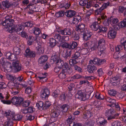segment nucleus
I'll return each instance as SVG.
<instances>
[{"mask_svg":"<svg viewBox=\"0 0 126 126\" xmlns=\"http://www.w3.org/2000/svg\"><path fill=\"white\" fill-rule=\"evenodd\" d=\"M63 70L62 71H63L66 72V71L67 69L68 68V64L67 63H65L62 66Z\"/></svg>","mask_w":126,"mask_h":126,"instance_id":"49","label":"nucleus"},{"mask_svg":"<svg viewBox=\"0 0 126 126\" xmlns=\"http://www.w3.org/2000/svg\"><path fill=\"white\" fill-rule=\"evenodd\" d=\"M86 8L87 9L90 8L92 6V2L91 1L87 0Z\"/></svg>","mask_w":126,"mask_h":126,"instance_id":"60","label":"nucleus"},{"mask_svg":"<svg viewBox=\"0 0 126 126\" xmlns=\"http://www.w3.org/2000/svg\"><path fill=\"white\" fill-rule=\"evenodd\" d=\"M19 63V62L17 61L13 62L14 71L15 72H18L21 70V66Z\"/></svg>","mask_w":126,"mask_h":126,"instance_id":"10","label":"nucleus"},{"mask_svg":"<svg viewBox=\"0 0 126 126\" xmlns=\"http://www.w3.org/2000/svg\"><path fill=\"white\" fill-rule=\"evenodd\" d=\"M119 115V113H116L114 114L113 115H111L110 114H108L107 116L110 115L108 117V120H110L112 119L115 118L116 117H118Z\"/></svg>","mask_w":126,"mask_h":126,"instance_id":"43","label":"nucleus"},{"mask_svg":"<svg viewBox=\"0 0 126 126\" xmlns=\"http://www.w3.org/2000/svg\"><path fill=\"white\" fill-rule=\"evenodd\" d=\"M106 101L110 103L111 104L110 105V106L111 107H114V106L113 105L116 102V101L114 99H112L108 97H107L106 98Z\"/></svg>","mask_w":126,"mask_h":126,"instance_id":"20","label":"nucleus"},{"mask_svg":"<svg viewBox=\"0 0 126 126\" xmlns=\"http://www.w3.org/2000/svg\"><path fill=\"white\" fill-rule=\"evenodd\" d=\"M69 108V106L68 104H64L61 107V110L63 112L65 113L67 112Z\"/></svg>","mask_w":126,"mask_h":126,"instance_id":"18","label":"nucleus"},{"mask_svg":"<svg viewBox=\"0 0 126 126\" xmlns=\"http://www.w3.org/2000/svg\"><path fill=\"white\" fill-rule=\"evenodd\" d=\"M54 37L58 43H59V42L60 41L61 36L60 34L57 33L55 34H54Z\"/></svg>","mask_w":126,"mask_h":126,"instance_id":"34","label":"nucleus"},{"mask_svg":"<svg viewBox=\"0 0 126 126\" xmlns=\"http://www.w3.org/2000/svg\"><path fill=\"white\" fill-rule=\"evenodd\" d=\"M99 25L97 22H93L90 26V27L91 29L94 31H97L98 29Z\"/></svg>","mask_w":126,"mask_h":126,"instance_id":"16","label":"nucleus"},{"mask_svg":"<svg viewBox=\"0 0 126 126\" xmlns=\"http://www.w3.org/2000/svg\"><path fill=\"white\" fill-rule=\"evenodd\" d=\"M14 53L16 55H19L20 52V49L18 47H14L13 49Z\"/></svg>","mask_w":126,"mask_h":126,"instance_id":"37","label":"nucleus"},{"mask_svg":"<svg viewBox=\"0 0 126 126\" xmlns=\"http://www.w3.org/2000/svg\"><path fill=\"white\" fill-rule=\"evenodd\" d=\"M44 49L43 47H38L37 48V53L39 54H42L44 52Z\"/></svg>","mask_w":126,"mask_h":126,"instance_id":"55","label":"nucleus"},{"mask_svg":"<svg viewBox=\"0 0 126 126\" xmlns=\"http://www.w3.org/2000/svg\"><path fill=\"white\" fill-rule=\"evenodd\" d=\"M63 7H64V8L65 9H68L71 6V4L70 2H67V3H65L62 4V5Z\"/></svg>","mask_w":126,"mask_h":126,"instance_id":"46","label":"nucleus"},{"mask_svg":"<svg viewBox=\"0 0 126 126\" xmlns=\"http://www.w3.org/2000/svg\"><path fill=\"white\" fill-rule=\"evenodd\" d=\"M97 70V68L93 64L90 63L87 67L88 71L91 73H94Z\"/></svg>","mask_w":126,"mask_h":126,"instance_id":"13","label":"nucleus"},{"mask_svg":"<svg viewBox=\"0 0 126 126\" xmlns=\"http://www.w3.org/2000/svg\"><path fill=\"white\" fill-rule=\"evenodd\" d=\"M41 32L40 29L37 27H34L33 33L36 35H39Z\"/></svg>","mask_w":126,"mask_h":126,"instance_id":"40","label":"nucleus"},{"mask_svg":"<svg viewBox=\"0 0 126 126\" xmlns=\"http://www.w3.org/2000/svg\"><path fill=\"white\" fill-rule=\"evenodd\" d=\"M112 126H121L122 123L120 121H116L112 123Z\"/></svg>","mask_w":126,"mask_h":126,"instance_id":"50","label":"nucleus"},{"mask_svg":"<svg viewBox=\"0 0 126 126\" xmlns=\"http://www.w3.org/2000/svg\"><path fill=\"white\" fill-rule=\"evenodd\" d=\"M80 53L79 52H76L75 53L74 55L72 56V58H74L75 59L78 58L80 56Z\"/></svg>","mask_w":126,"mask_h":126,"instance_id":"63","label":"nucleus"},{"mask_svg":"<svg viewBox=\"0 0 126 126\" xmlns=\"http://www.w3.org/2000/svg\"><path fill=\"white\" fill-rule=\"evenodd\" d=\"M20 88L19 87L18 85L16 86L15 88H13L12 90V93L14 95L18 94L19 92Z\"/></svg>","mask_w":126,"mask_h":126,"instance_id":"25","label":"nucleus"},{"mask_svg":"<svg viewBox=\"0 0 126 126\" xmlns=\"http://www.w3.org/2000/svg\"><path fill=\"white\" fill-rule=\"evenodd\" d=\"M43 91L41 94V96L43 100L47 99L49 96L50 92L49 90L47 88L43 90Z\"/></svg>","mask_w":126,"mask_h":126,"instance_id":"9","label":"nucleus"},{"mask_svg":"<svg viewBox=\"0 0 126 126\" xmlns=\"http://www.w3.org/2000/svg\"><path fill=\"white\" fill-rule=\"evenodd\" d=\"M73 67L75 70L78 71L79 72H82L81 69L80 67L77 66L76 65H74Z\"/></svg>","mask_w":126,"mask_h":126,"instance_id":"64","label":"nucleus"},{"mask_svg":"<svg viewBox=\"0 0 126 126\" xmlns=\"http://www.w3.org/2000/svg\"><path fill=\"white\" fill-rule=\"evenodd\" d=\"M22 118V116L19 114L15 115L12 118V119L15 121H19L21 120Z\"/></svg>","mask_w":126,"mask_h":126,"instance_id":"27","label":"nucleus"},{"mask_svg":"<svg viewBox=\"0 0 126 126\" xmlns=\"http://www.w3.org/2000/svg\"><path fill=\"white\" fill-rule=\"evenodd\" d=\"M110 4L109 2L104 3L101 7L95 11V14L96 15H101L102 11L106 8L108 6H109Z\"/></svg>","mask_w":126,"mask_h":126,"instance_id":"6","label":"nucleus"},{"mask_svg":"<svg viewBox=\"0 0 126 126\" xmlns=\"http://www.w3.org/2000/svg\"><path fill=\"white\" fill-rule=\"evenodd\" d=\"M17 86V84L16 83L12 82H9L8 84V87L11 89H12L13 88H15V87Z\"/></svg>","mask_w":126,"mask_h":126,"instance_id":"38","label":"nucleus"},{"mask_svg":"<svg viewBox=\"0 0 126 126\" xmlns=\"http://www.w3.org/2000/svg\"><path fill=\"white\" fill-rule=\"evenodd\" d=\"M122 28L126 27V18L121 21L120 23Z\"/></svg>","mask_w":126,"mask_h":126,"instance_id":"59","label":"nucleus"},{"mask_svg":"<svg viewBox=\"0 0 126 126\" xmlns=\"http://www.w3.org/2000/svg\"><path fill=\"white\" fill-rule=\"evenodd\" d=\"M9 17L8 16L5 17V20L2 22V24L6 28H8V30H10L9 29H10L11 28H14L13 26H14V21L13 19L8 18Z\"/></svg>","mask_w":126,"mask_h":126,"instance_id":"1","label":"nucleus"},{"mask_svg":"<svg viewBox=\"0 0 126 126\" xmlns=\"http://www.w3.org/2000/svg\"><path fill=\"white\" fill-rule=\"evenodd\" d=\"M3 67L5 68H6V69L9 68H11V63L8 62H7L5 63Z\"/></svg>","mask_w":126,"mask_h":126,"instance_id":"56","label":"nucleus"},{"mask_svg":"<svg viewBox=\"0 0 126 126\" xmlns=\"http://www.w3.org/2000/svg\"><path fill=\"white\" fill-rule=\"evenodd\" d=\"M55 39L53 38H50L49 40V43L50 46L53 47L55 46L56 45V43Z\"/></svg>","mask_w":126,"mask_h":126,"instance_id":"30","label":"nucleus"},{"mask_svg":"<svg viewBox=\"0 0 126 126\" xmlns=\"http://www.w3.org/2000/svg\"><path fill=\"white\" fill-rule=\"evenodd\" d=\"M47 57L46 55H44L41 57L38 60L39 63L42 64L45 63L47 60Z\"/></svg>","mask_w":126,"mask_h":126,"instance_id":"17","label":"nucleus"},{"mask_svg":"<svg viewBox=\"0 0 126 126\" xmlns=\"http://www.w3.org/2000/svg\"><path fill=\"white\" fill-rule=\"evenodd\" d=\"M2 4L3 6L6 8H8L11 6V4L8 1H3L2 2Z\"/></svg>","mask_w":126,"mask_h":126,"instance_id":"32","label":"nucleus"},{"mask_svg":"<svg viewBox=\"0 0 126 126\" xmlns=\"http://www.w3.org/2000/svg\"><path fill=\"white\" fill-rule=\"evenodd\" d=\"M110 82L111 83H115L114 85L116 86L118 85L120 83V77L117 75L110 79Z\"/></svg>","mask_w":126,"mask_h":126,"instance_id":"11","label":"nucleus"},{"mask_svg":"<svg viewBox=\"0 0 126 126\" xmlns=\"http://www.w3.org/2000/svg\"><path fill=\"white\" fill-rule=\"evenodd\" d=\"M80 18V17L78 15L74 16V17L72 23L75 24H77Z\"/></svg>","mask_w":126,"mask_h":126,"instance_id":"29","label":"nucleus"},{"mask_svg":"<svg viewBox=\"0 0 126 126\" xmlns=\"http://www.w3.org/2000/svg\"><path fill=\"white\" fill-rule=\"evenodd\" d=\"M92 116V113L90 111H88L83 114V117L84 118L87 119L90 118Z\"/></svg>","mask_w":126,"mask_h":126,"instance_id":"36","label":"nucleus"},{"mask_svg":"<svg viewBox=\"0 0 126 126\" xmlns=\"http://www.w3.org/2000/svg\"><path fill=\"white\" fill-rule=\"evenodd\" d=\"M69 63L71 66H74V65H76V64L77 63V62L74 59H71L69 61Z\"/></svg>","mask_w":126,"mask_h":126,"instance_id":"41","label":"nucleus"},{"mask_svg":"<svg viewBox=\"0 0 126 126\" xmlns=\"http://www.w3.org/2000/svg\"><path fill=\"white\" fill-rule=\"evenodd\" d=\"M97 121L100 126L104 125L107 122L106 121L104 118L101 117L99 118Z\"/></svg>","mask_w":126,"mask_h":126,"instance_id":"22","label":"nucleus"},{"mask_svg":"<svg viewBox=\"0 0 126 126\" xmlns=\"http://www.w3.org/2000/svg\"><path fill=\"white\" fill-rule=\"evenodd\" d=\"M1 101L3 104L7 105H10L12 103V100H2Z\"/></svg>","mask_w":126,"mask_h":126,"instance_id":"53","label":"nucleus"},{"mask_svg":"<svg viewBox=\"0 0 126 126\" xmlns=\"http://www.w3.org/2000/svg\"><path fill=\"white\" fill-rule=\"evenodd\" d=\"M71 51H66V54H65V56L64 57V58L65 60L67 59H69L70 58V57L71 56Z\"/></svg>","mask_w":126,"mask_h":126,"instance_id":"48","label":"nucleus"},{"mask_svg":"<svg viewBox=\"0 0 126 126\" xmlns=\"http://www.w3.org/2000/svg\"><path fill=\"white\" fill-rule=\"evenodd\" d=\"M28 8L29 9L30 11L28 12L29 14H33V12H38L39 11L38 8L36 7V4L31 3L27 6Z\"/></svg>","mask_w":126,"mask_h":126,"instance_id":"4","label":"nucleus"},{"mask_svg":"<svg viewBox=\"0 0 126 126\" xmlns=\"http://www.w3.org/2000/svg\"><path fill=\"white\" fill-rule=\"evenodd\" d=\"M78 46L77 43L75 42H73L70 45L69 44V49H73L75 48Z\"/></svg>","mask_w":126,"mask_h":126,"instance_id":"28","label":"nucleus"},{"mask_svg":"<svg viewBox=\"0 0 126 126\" xmlns=\"http://www.w3.org/2000/svg\"><path fill=\"white\" fill-rule=\"evenodd\" d=\"M115 112V111L113 109H111L109 110L108 111H107L106 113V115H108L109 114L113 115Z\"/></svg>","mask_w":126,"mask_h":126,"instance_id":"42","label":"nucleus"},{"mask_svg":"<svg viewBox=\"0 0 126 126\" xmlns=\"http://www.w3.org/2000/svg\"><path fill=\"white\" fill-rule=\"evenodd\" d=\"M23 99L21 97L14 96L12 99V103L15 105H20L23 101Z\"/></svg>","mask_w":126,"mask_h":126,"instance_id":"5","label":"nucleus"},{"mask_svg":"<svg viewBox=\"0 0 126 126\" xmlns=\"http://www.w3.org/2000/svg\"><path fill=\"white\" fill-rule=\"evenodd\" d=\"M36 105L38 109L40 110H42L44 108V105L42 101L39 102L36 104Z\"/></svg>","mask_w":126,"mask_h":126,"instance_id":"31","label":"nucleus"},{"mask_svg":"<svg viewBox=\"0 0 126 126\" xmlns=\"http://www.w3.org/2000/svg\"><path fill=\"white\" fill-rule=\"evenodd\" d=\"M24 28V26L23 25H19L18 28L16 25L14 28H11L10 29H9L10 30V32L11 33L16 32L17 34H19L21 33Z\"/></svg>","mask_w":126,"mask_h":126,"instance_id":"3","label":"nucleus"},{"mask_svg":"<svg viewBox=\"0 0 126 126\" xmlns=\"http://www.w3.org/2000/svg\"><path fill=\"white\" fill-rule=\"evenodd\" d=\"M64 14L67 17L71 18L75 16L76 14V12L74 10H69L66 11Z\"/></svg>","mask_w":126,"mask_h":126,"instance_id":"14","label":"nucleus"},{"mask_svg":"<svg viewBox=\"0 0 126 126\" xmlns=\"http://www.w3.org/2000/svg\"><path fill=\"white\" fill-rule=\"evenodd\" d=\"M91 36V35L89 33H84L83 36V39L85 41H87L90 39Z\"/></svg>","mask_w":126,"mask_h":126,"instance_id":"33","label":"nucleus"},{"mask_svg":"<svg viewBox=\"0 0 126 126\" xmlns=\"http://www.w3.org/2000/svg\"><path fill=\"white\" fill-rule=\"evenodd\" d=\"M64 14L63 12L62 11H59L58 12L56 13V16L57 17L62 16H63Z\"/></svg>","mask_w":126,"mask_h":126,"instance_id":"58","label":"nucleus"},{"mask_svg":"<svg viewBox=\"0 0 126 126\" xmlns=\"http://www.w3.org/2000/svg\"><path fill=\"white\" fill-rule=\"evenodd\" d=\"M59 91L58 89H56L52 94L53 96L55 97H57L59 94Z\"/></svg>","mask_w":126,"mask_h":126,"instance_id":"62","label":"nucleus"},{"mask_svg":"<svg viewBox=\"0 0 126 126\" xmlns=\"http://www.w3.org/2000/svg\"><path fill=\"white\" fill-rule=\"evenodd\" d=\"M85 25L83 24H79L76 26L75 30L78 32H83L85 30Z\"/></svg>","mask_w":126,"mask_h":126,"instance_id":"15","label":"nucleus"},{"mask_svg":"<svg viewBox=\"0 0 126 126\" xmlns=\"http://www.w3.org/2000/svg\"><path fill=\"white\" fill-rule=\"evenodd\" d=\"M116 32L114 28H110L108 33V36L110 39L114 38L116 36Z\"/></svg>","mask_w":126,"mask_h":126,"instance_id":"12","label":"nucleus"},{"mask_svg":"<svg viewBox=\"0 0 126 126\" xmlns=\"http://www.w3.org/2000/svg\"><path fill=\"white\" fill-rule=\"evenodd\" d=\"M66 72L62 71L58 75L59 78L61 79H63L66 78Z\"/></svg>","mask_w":126,"mask_h":126,"instance_id":"35","label":"nucleus"},{"mask_svg":"<svg viewBox=\"0 0 126 126\" xmlns=\"http://www.w3.org/2000/svg\"><path fill=\"white\" fill-rule=\"evenodd\" d=\"M73 31L68 28H65L63 30H60L58 31L59 33L63 35H71L73 33Z\"/></svg>","mask_w":126,"mask_h":126,"instance_id":"8","label":"nucleus"},{"mask_svg":"<svg viewBox=\"0 0 126 126\" xmlns=\"http://www.w3.org/2000/svg\"><path fill=\"white\" fill-rule=\"evenodd\" d=\"M73 33L72 34V37L75 41L78 40L79 39V35L78 34L76 33V32L74 31Z\"/></svg>","mask_w":126,"mask_h":126,"instance_id":"24","label":"nucleus"},{"mask_svg":"<svg viewBox=\"0 0 126 126\" xmlns=\"http://www.w3.org/2000/svg\"><path fill=\"white\" fill-rule=\"evenodd\" d=\"M33 25L32 22V21L28 22H26L25 23V25L24 26L25 27H32Z\"/></svg>","mask_w":126,"mask_h":126,"instance_id":"57","label":"nucleus"},{"mask_svg":"<svg viewBox=\"0 0 126 126\" xmlns=\"http://www.w3.org/2000/svg\"><path fill=\"white\" fill-rule=\"evenodd\" d=\"M123 48V46L121 45H119L115 47V50L116 51L118 52L119 51L122 50Z\"/></svg>","mask_w":126,"mask_h":126,"instance_id":"54","label":"nucleus"},{"mask_svg":"<svg viewBox=\"0 0 126 126\" xmlns=\"http://www.w3.org/2000/svg\"><path fill=\"white\" fill-rule=\"evenodd\" d=\"M33 37L31 36H29L28 40L27 42L28 44L29 45H30L32 44L33 42Z\"/></svg>","mask_w":126,"mask_h":126,"instance_id":"47","label":"nucleus"},{"mask_svg":"<svg viewBox=\"0 0 126 126\" xmlns=\"http://www.w3.org/2000/svg\"><path fill=\"white\" fill-rule=\"evenodd\" d=\"M75 97L81 100L85 101L88 99V95L83 92L81 91H78L77 93L75 95Z\"/></svg>","mask_w":126,"mask_h":126,"instance_id":"2","label":"nucleus"},{"mask_svg":"<svg viewBox=\"0 0 126 126\" xmlns=\"http://www.w3.org/2000/svg\"><path fill=\"white\" fill-rule=\"evenodd\" d=\"M106 49L104 45H101L98 46V51L99 52H100L101 53L105 51Z\"/></svg>","mask_w":126,"mask_h":126,"instance_id":"23","label":"nucleus"},{"mask_svg":"<svg viewBox=\"0 0 126 126\" xmlns=\"http://www.w3.org/2000/svg\"><path fill=\"white\" fill-rule=\"evenodd\" d=\"M92 46L91 48V50H95L98 48V45L97 44L94 43H93Z\"/></svg>","mask_w":126,"mask_h":126,"instance_id":"52","label":"nucleus"},{"mask_svg":"<svg viewBox=\"0 0 126 126\" xmlns=\"http://www.w3.org/2000/svg\"><path fill=\"white\" fill-rule=\"evenodd\" d=\"M57 67L60 69L61 68L63 64V61L61 59H59L56 62Z\"/></svg>","mask_w":126,"mask_h":126,"instance_id":"19","label":"nucleus"},{"mask_svg":"<svg viewBox=\"0 0 126 126\" xmlns=\"http://www.w3.org/2000/svg\"><path fill=\"white\" fill-rule=\"evenodd\" d=\"M6 76L7 79L11 81H13L15 79V77L11 75L7 74Z\"/></svg>","mask_w":126,"mask_h":126,"instance_id":"45","label":"nucleus"},{"mask_svg":"<svg viewBox=\"0 0 126 126\" xmlns=\"http://www.w3.org/2000/svg\"><path fill=\"white\" fill-rule=\"evenodd\" d=\"M69 44L67 43H64L62 45V47L63 48H68L69 49Z\"/></svg>","mask_w":126,"mask_h":126,"instance_id":"61","label":"nucleus"},{"mask_svg":"<svg viewBox=\"0 0 126 126\" xmlns=\"http://www.w3.org/2000/svg\"><path fill=\"white\" fill-rule=\"evenodd\" d=\"M117 92L113 90H110L109 91V95L112 96H114L116 95Z\"/></svg>","mask_w":126,"mask_h":126,"instance_id":"51","label":"nucleus"},{"mask_svg":"<svg viewBox=\"0 0 126 126\" xmlns=\"http://www.w3.org/2000/svg\"><path fill=\"white\" fill-rule=\"evenodd\" d=\"M30 102L29 101H23L22 103V105L23 107H28L30 104Z\"/></svg>","mask_w":126,"mask_h":126,"instance_id":"44","label":"nucleus"},{"mask_svg":"<svg viewBox=\"0 0 126 126\" xmlns=\"http://www.w3.org/2000/svg\"><path fill=\"white\" fill-rule=\"evenodd\" d=\"M24 56L27 58H33L36 56V53L34 51H31L29 48H27L25 51Z\"/></svg>","mask_w":126,"mask_h":126,"instance_id":"7","label":"nucleus"},{"mask_svg":"<svg viewBox=\"0 0 126 126\" xmlns=\"http://www.w3.org/2000/svg\"><path fill=\"white\" fill-rule=\"evenodd\" d=\"M99 59L97 58H95L93 60H90L89 62L90 63H92L94 64H96L98 65L99 62Z\"/></svg>","mask_w":126,"mask_h":126,"instance_id":"39","label":"nucleus"},{"mask_svg":"<svg viewBox=\"0 0 126 126\" xmlns=\"http://www.w3.org/2000/svg\"><path fill=\"white\" fill-rule=\"evenodd\" d=\"M59 115V112L58 110H55L52 111L50 114L51 116L54 118L57 117Z\"/></svg>","mask_w":126,"mask_h":126,"instance_id":"26","label":"nucleus"},{"mask_svg":"<svg viewBox=\"0 0 126 126\" xmlns=\"http://www.w3.org/2000/svg\"><path fill=\"white\" fill-rule=\"evenodd\" d=\"M98 30H99V31H98V33H100L101 32L104 33L107 31V28L105 27L100 25Z\"/></svg>","mask_w":126,"mask_h":126,"instance_id":"21","label":"nucleus"}]
</instances>
